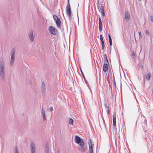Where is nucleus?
I'll return each instance as SVG.
<instances>
[{"instance_id": "3", "label": "nucleus", "mask_w": 153, "mask_h": 153, "mask_svg": "<svg viewBox=\"0 0 153 153\" xmlns=\"http://www.w3.org/2000/svg\"><path fill=\"white\" fill-rule=\"evenodd\" d=\"M78 148L79 151L83 152L86 150L87 146L84 142H82L79 144Z\"/></svg>"}, {"instance_id": "24", "label": "nucleus", "mask_w": 153, "mask_h": 153, "mask_svg": "<svg viewBox=\"0 0 153 153\" xmlns=\"http://www.w3.org/2000/svg\"><path fill=\"white\" fill-rule=\"evenodd\" d=\"M107 111V112L108 114H109V113L110 112V110H109V106H108L107 107V109H106Z\"/></svg>"}, {"instance_id": "17", "label": "nucleus", "mask_w": 153, "mask_h": 153, "mask_svg": "<svg viewBox=\"0 0 153 153\" xmlns=\"http://www.w3.org/2000/svg\"><path fill=\"white\" fill-rule=\"evenodd\" d=\"M88 143L89 145V147H90V146L93 147V146H94V144L92 143V141L91 139H89L88 140Z\"/></svg>"}, {"instance_id": "11", "label": "nucleus", "mask_w": 153, "mask_h": 153, "mask_svg": "<svg viewBox=\"0 0 153 153\" xmlns=\"http://www.w3.org/2000/svg\"><path fill=\"white\" fill-rule=\"evenodd\" d=\"M33 33V31H31L29 35V38L32 42H33L34 41V37Z\"/></svg>"}, {"instance_id": "5", "label": "nucleus", "mask_w": 153, "mask_h": 153, "mask_svg": "<svg viewBox=\"0 0 153 153\" xmlns=\"http://www.w3.org/2000/svg\"><path fill=\"white\" fill-rule=\"evenodd\" d=\"M53 17L58 27L60 28L61 22L59 18L56 15H53Z\"/></svg>"}, {"instance_id": "4", "label": "nucleus", "mask_w": 153, "mask_h": 153, "mask_svg": "<svg viewBox=\"0 0 153 153\" xmlns=\"http://www.w3.org/2000/svg\"><path fill=\"white\" fill-rule=\"evenodd\" d=\"M67 2L68 4L66 7V13L67 15L68 16L69 18H71V12L69 3V0H68Z\"/></svg>"}, {"instance_id": "31", "label": "nucleus", "mask_w": 153, "mask_h": 153, "mask_svg": "<svg viewBox=\"0 0 153 153\" xmlns=\"http://www.w3.org/2000/svg\"><path fill=\"white\" fill-rule=\"evenodd\" d=\"M103 58H104V59H107V56L105 54L104 55Z\"/></svg>"}, {"instance_id": "35", "label": "nucleus", "mask_w": 153, "mask_h": 153, "mask_svg": "<svg viewBox=\"0 0 153 153\" xmlns=\"http://www.w3.org/2000/svg\"><path fill=\"white\" fill-rule=\"evenodd\" d=\"M139 34L140 37H141L142 35H141V33L140 32H139Z\"/></svg>"}, {"instance_id": "23", "label": "nucleus", "mask_w": 153, "mask_h": 153, "mask_svg": "<svg viewBox=\"0 0 153 153\" xmlns=\"http://www.w3.org/2000/svg\"><path fill=\"white\" fill-rule=\"evenodd\" d=\"M136 54V53L134 52V51H133L132 52V53L131 54V56L132 57V58H134V56H135V55Z\"/></svg>"}, {"instance_id": "30", "label": "nucleus", "mask_w": 153, "mask_h": 153, "mask_svg": "<svg viewBox=\"0 0 153 153\" xmlns=\"http://www.w3.org/2000/svg\"><path fill=\"white\" fill-rule=\"evenodd\" d=\"M150 20L151 22H153V16L151 15L150 16Z\"/></svg>"}, {"instance_id": "20", "label": "nucleus", "mask_w": 153, "mask_h": 153, "mask_svg": "<svg viewBox=\"0 0 153 153\" xmlns=\"http://www.w3.org/2000/svg\"><path fill=\"white\" fill-rule=\"evenodd\" d=\"M14 153H19L18 149L16 146L15 147V149L14 151Z\"/></svg>"}, {"instance_id": "26", "label": "nucleus", "mask_w": 153, "mask_h": 153, "mask_svg": "<svg viewBox=\"0 0 153 153\" xmlns=\"http://www.w3.org/2000/svg\"><path fill=\"white\" fill-rule=\"evenodd\" d=\"M100 39L101 41V42H104L103 41V40L102 36L101 35H100Z\"/></svg>"}, {"instance_id": "2", "label": "nucleus", "mask_w": 153, "mask_h": 153, "mask_svg": "<svg viewBox=\"0 0 153 153\" xmlns=\"http://www.w3.org/2000/svg\"><path fill=\"white\" fill-rule=\"evenodd\" d=\"M15 48H13L11 51L10 53L11 58L10 62V66H12L14 64V62L15 60Z\"/></svg>"}, {"instance_id": "39", "label": "nucleus", "mask_w": 153, "mask_h": 153, "mask_svg": "<svg viewBox=\"0 0 153 153\" xmlns=\"http://www.w3.org/2000/svg\"><path fill=\"white\" fill-rule=\"evenodd\" d=\"M109 39V42H112V40H111V39Z\"/></svg>"}, {"instance_id": "28", "label": "nucleus", "mask_w": 153, "mask_h": 153, "mask_svg": "<svg viewBox=\"0 0 153 153\" xmlns=\"http://www.w3.org/2000/svg\"><path fill=\"white\" fill-rule=\"evenodd\" d=\"M145 34L148 35H149V32L147 30H146L145 31Z\"/></svg>"}, {"instance_id": "22", "label": "nucleus", "mask_w": 153, "mask_h": 153, "mask_svg": "<svg viewBox=\"0 0 153 153\" xmlns=\"http://www.w3.org/2000/svg\"><path fill=\"white\" fill-rule=\"evenodd\" d=\"M102 24H99V29L100 31H101L102 29Z\"/></svg>"}, {"instance_id": "34", "label": "nucleus", "mask_w": 153, "mask_h": 153, "mask_svg": "<svg viewBox=\"0 0 153 153\" xmlns=\"http://www.w3.org/2000/svg\"><path fill=\"white\" fill-rule=\"evenodd\" d=\"M104 106L106 108V109H107V107L108 106H107V105L106 103H105L104 104Z\"/></svg>"}, {"instance_id": "27", "label": "nucleus", "mask_w": 153, "mask_h": 153, "mask_svg": "<svg viewBox=\"0 0 153 153\" xmlns=\"http://www.w3.org/2000/svg\"><path fill=\"white\" fill-rule=\"evenodd\" d=\"M80 71H81V74H82V75L83 76V78H84V79L85 80V76H84V74H83V72H82V70H81V68H80Z\"/></svg>"}, {"instance_id": "40", "label": "nucleus", "mask_w": 153, "mask_h": 153, "mask_svg": "<svg viewBox=\"0 0 153 153\" xmlns=\"http://www.w3.org/2000/svg\"><path fill=\"white\" fill-rule=\"evenodd\" d=\"M140 67L141 68V69L142 70V69H143V66L142 65H141L140 66Z\"/></svg>"}, {"instance_id": "37", "label": "nucleus", "mask_w": 153, "mask_h": 153, "mask_svg": "<svg viewBox=\"0 0 153 153\" xmlns=\"http://www.w3.org/2000/svg\"><path fill=\"white\" fill-rule=\"evenodd\" d=\"M108 36L109 39L111 38V36H110L109 34H108Z\"/></svg>"}, {"instance_id": "18", "label": "nucleus", "mask_w": 153, "mask_h": 153, "mask_svg": "<svg viewBox=\"0 0 153 153\" xmlns=\"http://www.w3.org/2000/svg\"><path fill=\"white\" fill-rule=\"evenodd\" d=\"M151 77V74L150 73H148L146 76V79L147 81H148L150 79Z\"/></svg>"}, {"instance_id": "32", "label": "nucleus", "mask_w": 153, "mask_h": 153, "mask_svg": "<svg viewBox=\"0 0 153 153\" xmlns=\"http://www.w3.org/2000/svg\"><path fill=\"white\" fill-rule=\"evenodd\" d=\"M99 24H102V22L100 18H99Z\"/></svg>"}, {"instance_id": "15", "label": "nucleus", "mask_w": 153, "mask_h": 153, "mask_svg": "<svg viewBox=\"0 0 153 153\" xmlns=\"http://www.w3.org/2000/svg\"><path fill=\"white\" fill-rule=\"evenodd\" d=\"M42 114L43 118V120L45 121L46 120V119L45 116V111L43 109V108H42Z\"/></svg>"}, {"instance_id": "42", "label": "nucleus", "mask_w": 153, "mask_h": 153, "mask_svg": "<svg viewBox=\"0 0 153 153\" xmlns=\"http://www.w3.org/2000/svg\"><path fill=\"white\" fill-rule=\"evenodd\" d=\"M77 16H78V12L77 11Z\"/></svg>"}, {"instance_id": "19", "label": "nucleus", "mask_w": 153, "mask_h": 153, "mask_svg": "<svg viewBox=\"0 0 153 153\" xmlns=\"http://www.w3.org/2000/svg\"><path fill=\"white\" fill-rule=\"evenodd\" d=\"M69 123L70 125H72L73 123V120L71 118H69Z\"/></svg>"}, {"instance_id": "33", "label": "nucleus", "mask_w": 153, "mask_h": 153, "mask_svg": "<svg viewBox=\"0 0 153 153\" xmlns=\"http://www.w3.org/2000/svg\"><path fill=\"white\" fill-rule=\"evenodd\" d=\"M53 110V108L52 107H51L50 108L49 110L51 111H52Z\"/></svg>"}, {"instance_id": "21", "label": "nucleus", "mask_w": 153, "mask_h": 153, "mask_svg": "<svg viewBox=\"0 0 153 153\" xmlns=\"http://www.w3.org/2000/svg\"><path fill=\"white\" fill-rule=\"evenodd\" d=\"M89 153H93V147H91V146L89 147Z\"/></svg>"}, {"instance_id": "16", "label": "nucleus", "mask_w": 153, "mask_h": 153, "mask_svg": "<svg viewBox=\"0 0 153 153\" xmlns=\"http://www.w3.org/2000/svg\"><path fill=\"white\" fill-rule=\"evenodd\" d=\"M98 8L100 12L104 11V7L102 6H98Z\"/></svg>"}, {"instance_id": "9", "label": "nucleus", "mask_w": 153, "mask_h": 153, "mask_svg": "<svg viewBox=\"0 0 153 153\" xmlns=\"http://www.w3.org/2000/svg\"><path fill=\"white\" fill-rule=\"evenodd\" d=\"M75 140L76 143L79 144L82 142H84L83 140L81 139L77 135L75 136Z\"/></svg>"}, {"instance_id": "7", "label": "nucleus", "mask_w": 153, "mask_h": 153, "mask_svg": "<svg viewBox=\"0 0 153 153\" xmlns=\"http://www.w3.org/2000/svg\"><path fill=\"white\" fill-rule=\"evenodd\" d=\"M30 149L31 153H35L36 152V147L35 143L31 142L30 143Z\"/></svg>"}, {"instance_id": "29", "label": "nucleus", "mask_w": 153, "mask_h": 153, "mask_svg": "<svg viewBox=\"0 0 153 153\" xmlns=\"http://www.w3.org/2000/svg\"><path fill=\"white\" fill-rule=\"evenodd\" d=\"M104 62H105V63H107L108 64V61L107 59H104Z\"/></svg>"}, {"instance_id": "10", "label": "nucleus", "mask_w": 153, "mask_h": 153, "mask_svg": "<svg viewBox=\"0 0 153 153\" xmlns=\"http://www.w3.org/2000/svg\"><path fill=\"white\" fill-rule=\"evenodd\" d=\"M113 124L114 126V127H115L116 126V114H113Z\"/></svg>"}, {"instance_id": "41", "label": "nucleus", "mask_w": 153, "mask_h": 153, "mask_svg": "<svg viewBox=\"0 0 153 153\" xmlns=\"http://www.w3.org/2000/svg\"><path fill=\"white\" fill-rule=\"evenodd\" d=\"M114 84L115 85H116V83H115V82H114Z\"/></svg>"}, {"instance_id": "1", "label": "nucleus", "mask_w": 153, "mask_h": 153, "mask_svg": "<svg viewBox=\"0 0 153 153\" xmlns=\"http://www.w3.org/2000/svg\"><path fill=\"white\" fill-rule=\"evenodd\" d=\"M5 65L2 58L0 59V76L3 81L5 78Z\"/></svg>"}, {"instance_id": "6", "label": "nucleus", "mask_w": 153, "mask_h": 153, "mask_svg": "<svg viewBox=\"0 0 153 153\" xmlns=\"http://www.w3.org/2000/svg\"><path fill=\"white\" fill-rule=\"evenodd\" d=\"M48 30L53 35H55L57 33V30L52 26H50L49 27Z\"/></svg>"}, {"instance_id": "25", "label": "nucleus", "mask_w": 153, "mask_h": 153, "mask_svg": "<svg viewBox=\"0 0 153 153\" xmlns=\"http://www.w3.org/2000/svg\"><path fill=\"white\" fill-rule=\"evenodd\" d=\"M101 43H102V50H103L104 49V47H105L104 43V42H101Z\"/></svg>"}, {"instance_id": "36", "label": "nucleus", "mask_w": 153, "mask_h": 153, "mask_svg": "<svg viewBox=\"0 0 153 153\" xmlns=\"http://www.w3.org/2000/svg\"><path fill=\"white\" fill-rule=\"evenodd\" d=\"M102 13V14L103 16H104L105 15V14L104 13V11L101 12Z\"/></svg>"}, {"instance_id": "38", "label": "nucleus", "mask_w": 153, "mask_h": 153, "mask_svg": "<svg viewBox=\"0 0 153 153\" xmlns=\"http://www.w3.org/2000/svg\"><path fill=\"white\" fill-rule=\"evenodd\" d=\"M109 43L110 45L111 46L112 45V42H109Z\"/></svg>"}, {"instance_id": "13", "label": "nucleus", "mask_w": 153, "mask_h": 153, "mask_svg": "<svg viewBox=\"0 0 153 153\" xmlns=\"http://www.w3.org/2000/svg\"><path fill=\"white\" fill-rule=\"evenodd\" d=\"M108 69V65L107 63H104L103 66V70L104 72L107 71Z\"/></svg>"}, {"instance_id": "8", "label": "nucleus", "mask_w": 153, "mask_h": 153, "mask_svg": "<svg viewBox=\"0 0 153 153\" xmlns=\"http://www.w3.org/2000/svg\"><path fill=\"white\" fill-rule=\"evenodd\" d=\"M41 91L43 95H44L46 92L45 85L44 82H43L41 85Z\"/></svg>"}, {"instance_id": "12", "label": "nucleus", "mask_w": 153, "mask_h": 153, "mask_svg": "<svg viewBox=\"0 0 153 153\" xmlns=\"http://www.w3.org/2000/svg\"><path fill=\"white\" fill-rule=\"evenodd\" d=\"M125 19L126 21H128L129 20L130 18V15L128 11H126L125 12Z\"/></svg>"}, {"instance_id": "14", "label": "nucleus", "mask_w": 153, "mask_h": 153, "mask_svg": "<svg viewBox=\"0 0 153 153\" xmlns=\"http://www.w3.org/2000/svg\"><path fill=\"white\" fill-rule=\"evenodd\" d=\"M49 146L47 144L45 145V153H49Z\"/></svg>"}]
</instances>
